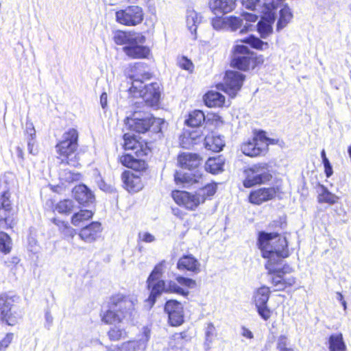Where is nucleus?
I'll use <instances>...</instances> for the list:
<instances>
[{
    "mask_svg": "<svg viewBox=\"0 0 351 351\" xmlns=\"http://www.w3.org/2000/svg\"><path fill=\"white\" fill-rule=\"evenodd\" d=\"M287 218L285 215L279 216L270 221L267 228L271 232L260 231L257 234L256 246L263 258L271 259L277 257L280 259L288 258L291 253L287 232Z\"/></svg>",
    "mask_w": 351,
    "mask_h": 351,
    "instance_id": "obj_1",
    "label": "nucleus"
},
{
    "mask_svg": "<svg viewBox=\"0 0 351 351\" xmlns=\"http://www.w3.org/2000/svg\"><path fill=\"white\" fill-rule=\"evenodd\" d=\"M165 261H161L157 263L146 280L147 289L149 291L148 298L145 300L149 308L155 304L157 298L162 293H176L183 296H187L189 291L183 287L193 288L196 285L194 280L182 276H178L175 280H165L161 279L164 274Z\"/></svg>",
    "mask_w": 351,
    "mask_h": 351,
    "instance_id": "obj_2",
    "label": "nucleus"
},
{
    "mask_svg": "<svg viewBox=\"0 0 351 351\" xmlns=\"http://www.w3.org/2000/svg\"><path fill=\"white\" fill-rule=\"evenodd\" d=\"M122 149L133 153H124L118 161L125 167L140 174L145 173L149 168L146 158L152 154V143L134 134L125 133L122 136Z\"/></svg>",
    "mask_w": 351,
    "mask_h": 351,
    "instance_id": "obj_3",
    "label": "nucleus"
},
{
    "mask_svg": "<svg viewBox=\"0 0 351 351\" xmlns=\"http://www.w3.org/2000/svg\"><path fill=\"white\" fill-rule=\"evenodd\" d=\"M136 300L121 292L110 295L106 302V308L100 313L101 321L106 325H115L131 319L135 311Z\"/></svg>",
    "mask_w": 351,
    "mask_h": 351,
    "instance_id": "obj_4",
    "label": "nucleus"
},
{
    "mask_svg": "<svg viewBox=\"0 0 351 351\" xmlns=\"http://www.w3.org/2000/svg\"><path fill=\"white\" fill-rule=\"evenodd\" d=\"M80 133L77 128L65 130L55 145L60 165L77 168L81 167L79 153Z\"/></svg>",
    "mask_w": 351,
    "mask_h": 351,
    "instance_id": "obj_5",
    "label": "nucleus"
},
{
    "mask_svg": "<svg viewBox=\"0 0 351 351\" xmlns=\"http://www.w3.org/2000/svg\"><path fill=\"white\" fill-rule=\"evenodd\" d=\"M178 166L183 169L195 171L191 174L176 171L174 181L177 184L193 185L204 181L202 172L203 158L196 153L182 152L177 156Z\"/></svg>",
    "mask_w": 351,
    "mask_h": 351,
    "instance_id": "obj_6",
    "label": "nucleus"
},
{
    "mask_svg": "<svg viewBox=\"0 0 351 351\" xmlns=\"http://www.w3.org/2000/svg\"><path fill=\"white\" fill-rule=\"evenodd\" d=\"M152 77L149 72H143L130 76L132 80L129 88V93L134 97H141L144 102L150 106L158 105L161 96L162 86L158 82H152L143 86V80H150Z\"/></svg>",
    "mask_w": 351,
    "mask_h": 351,
    "instance_id": "obj_7",
    "label": "nucleus"
},
{
    "mask_svg": "<svg viewBox=\"0 0 351 351\" xmlns=\"http://www.w3.org/2000/svg\"><path fill=\"white\" fill-rule=\"evenodd\" d=\"M265 59L243 45H234L230 51V66L239 71L247 72L262 66Z\"/></svg>",
    "mask_w": 351,
    "mask_h": 351,
    "instance_id": "obj_8",
    "label": "nucleus"
},
{
    "mask_svg": "<svg viewBox=\"0 0 351 351\" xmlns=\"http://www.w3.org/2000/svg\"><path fill=\"white\" fill-rule=\"evenodd\" d=\"M279 140L267 136L263 130H254L251 138L241 144L240 149L243 154L250 158H258L265 156L269 152V146L278 145Z\"/></svg>",
    "mask_w": 351,
    "mask_h": 351,
    "instance_id": "obj_9",
    "label": "nucleus"
},
{
    "mask_svg": "<svg viewBox=\"0 0 351 351\" xmlns=\"http://www.w3.org/2000/svg\"><path fill=\"white\" fill-rule=\"evenodd\" d=\"M261 11V19L258 22L257 31L262 38H265L273 32L272 25L276 16L275 10L285 0H265Z\"/></svg>",
    "mask_w": 351,
    "mask_h": 351,
    "instance_id": "obj_10",
    "label": "nucleus"
},
{
    "mask_svg": "<svg viewBox=\"0 0 351 351\" xmlns=\"http://www.w3.org/2000/svg\"><path fill=\"white\" fill-rule=\"evenodd\" d=\"M269 165L266 162H258L243 169V186L252 188L269 181L271 176L267 172Z\"/></svg>",
    "mask_w": 351,
    "mask_h": 351,
    "instance_id": "obj_11",
    "label": "nucleus"
},
{
    "mask_svg": "<svg viewBox=\"0 0 351 351\" xmlns=\"http://www.w3.org/2000/svg\"><path fill=\"white\" fill-rule=\"evenodd\" d=\"M245 80V75L239 71L226 70L223 80L216 84L215 88L223 91L230 98H234L241 90Z\"/></svg>",
    "mask_w": 351,
    "mask_h": 351,
    "instance_id": "obj_12",
    "label": "nucleus"
},
{
    "mask_svg": "<svg viewBox=\"0 0 351 351\" xmlns=\"http://www.w3.org/2000/svg\"><path fill=\"white\" fill-rule=\"evenodd\" d=\"M125 123L129 124V129L137 134H159L162 132V122L153 116L130 119L127 117Z\"/></svg>",
    "mask_w": 351,
    "mask_h": 351,
    "instance_id": "obj_13",
    "label": "nucleus"
},
{
    "mask_svg": "<svg viewBox=\"0 0 351 351\" xmlns=\"http://www.w3.org/2000/svg\"><path fill=\"white\" fill-rule=\"evenodd\" d=\"M145 12L142 7L130 5L115 12V21L126 27H135L143 23Z\"/></svg>",
    "mask_w": 351,
    "mask_h": 351,
    "instance_id": "obj_14",
    "label": "nucleus"
},
{
    "mask_svg": "<svg viewBox=\"0 0 351 351\" xmlns=\"http://www.w3.org/2000/svg\"><path fill=\"white\" fill-rule=\"evenodd\" d=\"M283 195L284 191L280 185L263 186L252 190L247 196V200L253 205L260 206L275 199H281Z\"/></svg>",
    "mask_w": 351,
    "mask_h": 351,
    "instance_id": "obj_15",
    "label": "nucleus"
},
{
    "mask_svg": "<svg viewBox=\"0 0 351 351\" xmlns=\"http://www.w3.org/2000/svg\"><path fill=\"white\" fill-rule=\"evenodd\" d=\"M17 299L15 295L7 293L0 294V320L9 326L16 325L19 319L14 311Z\"/></svg>",
    "mask_w": 351,
    "mask_h": 351,
    "instance_id": "obj_16",
    "label": "nucleus"
},
{
    "mask_svg": "<svg viewBox=\"0 0 351 351\" xmlns=\"http://www.w3.org/2000/svg\"><path fill=\"white\" fill-rule=\"evenodd\" d=\"M270 288L263 285L256 289L253 295V303L260 317L264 321H268L273 315V310L268 306L270 297Z\"/></svg>",
    "mask_w": 351,
    "mask_h": 351,
    "instance_id": "obj_17",
    "label": "nucleus"
},
{
    "mask_svg": "<svg viewBox=\"0 0 351 351\" xmlns=\"http://www.w3.org/2000/svg\"><path fill=\"white\" fill-rule=\"evenodd\" d=\"M164 311L167 315V323L173 327H178L184 322V312L182 303L171 299L164 304Z\"/></svg>",
    "mask_w": 351,
    "mask_h": 351,
    "instance_id": "obj_18",
    "label": "nucleus"
},
{
    "mask_svg": "<svg viewBox=\"0 0 351 351\" xmlns=\"http://www.w3.org/2000/svg\"><path fill=\"white\" fill-rule=\"evenodd\" d=\"M270 263L265 264V269L267 270V274L271 275V284L276 287L275 291H285L288 288L292 287L295 283V279L293 277H285V272L282 268L274 269L271 267Z\"/></svg>",
    "mask_w": 351,
    "mask_h": 351,
    "instance_id": "obj_19",
    "label": "nucleus"
},
{
    "mask_svg": "<svg viewBox=\"0 0 351 351\" xmlns=\"http://www.w3.org/2000/svg\"><path fill=\"white\" fill-rule=\"evenodd\" d=\"M171 196L178 206L187 210H195L199 206L197 193L175 189L171 191Z\"/></svg>",
    "mask_w": 351,
    "mask_h": 351,
    "instance_id": "obj_20",
    "label": "nucleus"
},
{
    "mask_svg": "<svg viewBox=\"0 0 351 351\" xmlns=\"http://www.w3.org/2000/svg\"><path fill=\"white\" fill-rule=\"evenodd\" d=\"M138 38L140 43H144L146 38L140 33L134 31L118 29L114 32L113 41L117 45L125 46L134 43Z\"/></svg>",
    "mask_w": 351,
    "mask_h": 351,
    "instance_id": "obj_21",
    "label": "nucleus"
},
{
    "mask_svg": "<svg viewBox=\"0 0 351 351\" xmlns=\"http://www.w3.org/2000/svg\"><path fill=\"white\" fill-rule=\"evenodd\" d=\"M143 174L135 175L129 170L123 171L121 176L123 188L130 193H137L142 190L144 184L141 176Z\"/></svg>",
    "mask_w": 351,
    "mask_h": 351,
    "instance_id": "obj_22",
    "label": "nucleus"
},
{
    "mask_svg": "<svg viewBox=\"0 0 351 351\" xmlns=\"http://www.w3.org/2000/svg\"><path fill=\"white\" fill-rule=\"evenodd\" d=\"M176 268L181 271L198 274L201 271V263L193 254H183L179 258Z\"/></svg>",
    "mask_w": 351,
    "mask_h": 351,
    "instance_id": "obj_23",
    "label": "nucleus"
},
{
    "mask_svg": "<svg viewBox=\"0 0 351 351\" xmlns=\"http://www.w3.org/2000/svg\"><path fill=\"white\" fill-rule=\"evenodd\" d=\"M138 38L134 43L123 47V51L130 59H147L149 58L151 50L149 47L138 45Z\"/></svg>",
    "mask_w": 351,
    "mask_h": 351,
    "instance_id": "obj_24",
    "label": "nucleus"
},
{
    "mask_svg": "<svg viewBox=\"0 0 351 351\" xmlns=\"http://www.w3.org/2000/svg\"><path fill=\"white\" fill-rule=\"evenodd\" d=\"M101 231V224L99 222L93 221L81 228L79 236L84 241L91 243L100 237Z\"/></svg>",
    "mask_w": 351,
    "mask_h": 351,
    "instance_id": "obj_25",
    "label": "nucleus"
},
{
    "mask_svg": "<svg viewBox=\"0 0 351 351\" xmlns=\"http://www.w3.org/2000/svg\"><path fill=\"white\" fill-rule=\"evenodd\" d=\"M18 208L0 210V228L13 231L18 223Z\"/></svg>",
    "mask_w": 351,
    "mask_h": 351,
    "instance_id": "obj_26",
    "label": "nucleus"
},
{
    "mask_svg": "<svg viewBox=\"0 0 351 351\" xmlns=\"http://www.w3.org/2000/svg\"><path fill=\"white\" fill-rule=\"evenodd\" d=\"M203 138V133L198 130H186L180 136L179 143L180 147L184 149H191L194 145L199 144Z\"/></svg>",
    "mask_w": 351,
    "mask_h": 351,
    "instance_id": "obj_27",
    "label": "nucleus"
},
{
    "mask_svg": "<svg viewBox=\"0 0 351 351\" xmlns=\"http://www.w3.org/2000/svg\"><path fill=\"white\" fill-rule=\"evenodd\" d=\"M203 101L208 108H222L225 106L226 97L217 91L208 90L203 95Z\"/></svg>",
    "mask_w": 351,
    "mask_h": 351,
    "instance_id": "obj_28",
    "label": "nucleus"
},
{
    "mask_svg": "<svg viewBox=\"0 0 351 351\" xmlns=\"http://www.w3.org/2000/svg\"><path fill=\"white\" fill-rule=\"evenodd\" d=\"M235 5V0H210L209 2V7L215 13L230 12L234 10Z\"/></svg>",
    "mask_w": 351,
    "mask_h": 351,
    "instance_id": "obj_29",
    "label": "nucleus"
},
{
    "mask_svg": "<svg viewBox=\"0 0 351 351\" xmlns=\"http://www.w3.org/2000/svg\"><path fill=\"white\" fill-rule=\"evenodd\" d=\"M225 160L221 155L208 158L204 165L205 170L213 175L219 174L223 171Z\"/></svg>",
    "mask_w": 351,
    "mask_h": 351,
    "instance_id": "obj_30",
    "label": "nucleus"
},
{
    "mask_svg": "<svg viewBox=\"0 0 351 351\" xmlns=\"http://www.w3.org/2000/svg\"><path fill=\"white\" fill-rule=\"evenodd\" d=\"M51 210L53 213H58L62 215H69L74 208V204L71 199H64L58 202L51 201Z\"/></svg>",
    "mask_w": 351,
    "mask_h": 351,
    "instance_id": "obj_31",
    "label": "nucleus"
},
{
    "mask_svg": "<svg viewBox=\"0 0 351 351\" xmlns=\"http://www.w3.org/2000/svg\"><path fill=\"white\" fill-rule=\"evenodd\" d=\"M217 191V183L211 182L199 188L197 197L199 202V205L204 204L206 200H210L215 195Z\"/></svg>",
    "mask_w": 351,
    "mask_h": 351,
    "instance_id": "obj_32",
    "label": "nucleus"
},
{
    "mask_svg": "<svg viewBox=\"0 0 351 351\" xmlns=\"http://www.w3.org/2000/svg\"><path fill=\"white\" fill-rule=\"evenodd\" d=\"M327 343L329 351H347V346L341 332L331 334L328 338Z\"/></svg>",
    "mask_w": 351,
    "mask_h": 351,
    "instance_id": "obj_33",
    "label": "nucleus"
},
{
    "mask_svg": "<svg viewBox=\"0 0 351 351\" xmlns=\"http://www.w3.org/2000/svg\"><path fill=\"white\" fill-rule=\"evenodd\" d=\"M321 192L317 195V199L319 204H327L333 205L337 204L339 197L330 192L324 184H319Z\"/></svg>",
    "mask_w": 351,
    "mask_h": 351,
    "instance_id": "obj_34",
    "label": "nucleus"
},
{
    "mask_svg": "<svg viewBox=\"0 0 351 351\" xmlns=\"http://www.w3.org/2000/svg\"><path fill=\"white\" fill-rule=\"evenodd\" d=\"M75 198L80 204L84 205L93 202L94 195L86 185L81 184L75 189Z\"/></svg>",
    "mask_w": 351,
    "mask_h": 351,
    "instance_id": "obj_35",
    "label": "nucleus"
},
{
    "mask_svg": "<svg viewBox=\"0 0 351 351\" xmlns=\"http://www.w3.org/2000/svg\"><path fill=\"white\" fill-rule=\"evenodd\" d=\"M205 121V115L202 110H194L189 113L185 124L191 128H198Z\"/></svg>",
    "mask_w": 351,
    "mask_h": 351,
    "instance_id": "obj_36",
    "label": "nucleus"
},
{
    "mask_svg": "<svg viewBox=\"0 0 351 351\" xmlns=\"http://www.w3.org/2000/svg\"><path fill=\"white\" fill-rule=\"evenodd\" d=\"M206 149L213 152H219L225 146L224 141L219 136H207L204 138Z\"/></svg>",
    "mask_w": 351,
    "mask_h": 351,
    "instance_id": "obj_37",
    "label": "nucleus"
},
{
    "mask_svg": "<svg viewBox=\"0 0 351 351\" xmlns=\"http://www.w3.org/2000/svg\"><path fill=\"white\" fill-rule=\"evenodd\" d=\"M237 42L245 43L249 45L252 49L257 50H263L269 47L267 42L263 41L261 38L255 36L254 35H249L242 39L239 40Z\"/></svg>",
    "mask_w": 351,
    "mask_h": 351,
    "instance_id": "obj_38",
    "label": "nucleus"
},
{
    "mask_svg": "<svg viewBox=\"0 0 351 351\" xmlns=\"http://www.w3.org/2000/svg\"><path fill=\"white\" fill-rule=\"evenodd\" d=\"M93 215V213L91 210L82 209L72 215L71 222L73 226H78L91 219Z\"/></svg>",
    "mask_w": 351,
    "mask_h": 351,
    "instance_id": "obj_39",
    "label": "nucleus"
},
{
    "mask_svg": "<svg viewBox=\"0 0 351 351\" xmlns=\"http://www.w3.org/2000/svg\"><path fill=\"white\" fill-rule=\"evenodd\" d=\"M12 239L11 237L4 231L0 230V252L8 254L12 249Z\"/></svg>",
    "mask_w": 351,
    "mask_h": 351,
    "instance_id": "obj_40",
    "label": "nucleus"
},
{
    "mask_svg": "<svg viewBox=\"0 0 351 351\" xmlns=\"http://www.w3.org/2000/svg\"><path fill=\"white\" fill-rule=\"evenodd\" d=\"M292 13L287 6H284L280 11V16L277 23V29L285 27L291 20Z\"/></svg>",
    "mask_w": 351,
    "mask_h": 351,
    "instance_id": "obj_41",
    "label": "nucleus"
},
{
    "mask_svg": "<svg viewBox=\"0 0 351 351\" xmlns=\"http://www.w3.org/2000/svg\"><path fill=\"white\" fill-rule=\"evenodd\" d=\"M15 208L11 199V193L9 189L0 193V210ZM16 208H17L16 207Z\"/></svg>",
    "mask_w": 351,
    "mask_h": 351,
    "instance_id": "obj_42",
    "label": "nucleus"
},
{
    "mask_svg": "<svg viewBox=\"0 0 351 351\" xmlns=\"http://www.w3.org/2000/svg\"><path fill=\"white\" fill-rule=\"evenodd\" d=\"M51 221L58 227V230L61 232L67 233L73 230L68 221L62 220L60 218L53 217L51 219Z\"/></svg>",
    "mask_w": 351,
    "mask_h": 351,
    "instance_id": "obj_43",
    "label": "nucleus"
},
{
    "mask_svg": "<svg viewBox=\"0 0 351 351\" xmlns=\"http://www.w3.org/2000/svg\"><path fill=\"white\" fill-rule=\"evenodd\" d=\"M109 339L112 341H117L123 339L125 335L124 330L119 328L113 327L110 328L107 332Z\"/></svg>",
    "mask_w": 351,
    "mask_h": 351,
    "instance_id": "obj_44",
    "label": "nucleus"
},
{
    "mask_svg": "<svg viewBox=\"0 0 351 351\" xmlns=\"http://www.w3.org/2000/svg\"><path fill=\"white\" fill-rule=\"evenodd\" d=\"M241 17L243 19V21H246V23L243 24V29L241 30V33L246 32L250 29L251 25L249 23L256 22L258 19L256 14L249 12L242 13Z\"/></svg>",
    "mask_w": 351,
    "mask_h": 351,
    "instance_id": "obj_45",
    "label": "nucleus"
},
{
    "mask_svg": "<svg viewBox=\"0 0 351 351\" xmlns=\"http://www.w3.org/2000/svg\"><path fill=\"white\" fill-rule=\"evenodd\" d=\"M226 25L231 29L232 31H236L241 27L242 25H243V19H241V17L235 16H227Z\"/></svg>",
    "mask_w": 351,
    "mask_h": 351,
    "instance_id": "obj_46",
    "label": "nucleus"
},
{
    "mask_svg": "<svg viewBox=\"0 0 351 351\" xmlns=\"http://www.w3.org/2000/svg\"><path fill=\"white\" fill-rule=\"evenodd\" d=\"M177 64L180 69L186 70L191 73H193L194 70L193 63L186 56H180L178 58Z\"/></svg>",
    "mask_w": 351,
    "mask_h": 351,
    "instance_id": "obj_47",
    "label": "nucleus"
},
{
    "mask_svg": "<svg viewBox=\"0 0 351 351\" xmlns=\"http://www.w3.org/2000/svg\"><path fill=\"white\" fill-rule=\"evenodd\" d=\"M278 351H295L293 348L288 347V338L285 335L278 337L276 343Z\"/></svg>",
    "mask_w": 351,
    "mask_h": 351,
    "instance_id": "obj_48",
    "label": "nucleus"
},
{
    "mask_svg": "<svg viewBox=\"0 0 351 351\" xmlns=\"http://www.w3.org/2000/svg\"><path fill=\"white\" fill-rule=\"evenodd\" d=\"M191 338L192 336L189 332V329L176 332L172 335V339L177 341H182L183 342H187L190 341Z\"/></svg>",
    "mask_w": 351,
    "mask_h": 351,
    "instance_id": "obj_49",
    "label": "nucleus"
},
{
    "mask_svg": "<svg viewBox=\"0 0 351 351\" xmlns=\"http://www.w3.org/2000/svg\"><path fill=\"white\" fill-rule=\"evenodd\" d=\"M242 4L246 8L255 10L262 5L261 0H241Z\"/></svg>",
    "mask_w": 351,
    "mask_h": 351,
    "instance_id": "obj_50",
    "label": "nucleus"
},
{
    "mask_svg": "<svg viewBox=\"0 0 351 351\" xmlns=\"http://www.w3.org/2000/svg\"><path fill=\"white\" fill-rule=\"evenodd\" d=\"M208 122L214 125L215 127H218L223 124L222 117L217 113L210 114L208 118Z\"/></svg>",
    "mask_w": 351,
    "mask_h": 351,
    "instance_id": "obj_51",
    "label": "nucleus"
},
{
    "mask_svg": "<svg viewBox=\"0 0 351 351\" xmlns=\"http://www.w3.org/2000/svg\"><path fill=\"white\" fill-rule=\"evenodd\" d=\"M212 25L214 29L219 30L223 28L226 25V17H215L212 20Z\"/></svg>",
    "mask_w": 351,
    "mask_h": 351,
    "instance_id": "obj_52",
    "label": "nucleus"
},
{
    "mask_svg": "<svg viewBox=\"0 0 351 351\" xmlns=\"http://www.w3.org/2000/svg\"><path fill=\"white\" fill-rule=\"evenodd\" d=\"M13 333L9 332L0 341V351L5 350L11 343L13 339Z\"/></svg>",
    "mask_w": 351,
    "mask_h": 351,
    "instance_id": "obj_53",
    "label": "nucleus"
},
{
    "mask_svg": "<svg viewBox=\"0 0 351 351\" xmlns=\"http://www.w3.org/2000/svg\"><path fill=\"white\" fill-rule=\"evenodd\" d=\"M154 239V236L149 232H140L138 234V241L141 242L152 243Z\"/></svg>",
    "mask_w": 351,
    "mask_h": 351,
    "instance_id": "obj_54",
    "label": "nucleus"
},
{
    "mask_svg": "<svg viewBox=\"0 0 351 351\" xmlns=\"http://www.w3.org/2000/svg\"><path fill=\"white\" fill-rule=\"evenodd\" d=\"M20 263V258L17 256H12L5 261L4 264L8 268L12 269Z\"/></svg>",
    "mask_w": 351,
    "mask_h": 351,
    "instance_id": "obj_55",
    "label": "nucleus"
},
{
    "mask_svg": "<svg viewBox=\"0 0 351 351\" xmlns=\"http://www.w3.org/2000/svg\"><path fill=\"white\" fill-rule=\"evenodd\" d=\"M215 328L213 324L210 323L207 325L206 330V341L210 342L213 339V337L215 335Z\"/></svg>",
    "mask_w": 351,
    "mask_h": 351,
    "instance_id": "obj_56",
    "label": "nucleus"
},
{
    "mask_svg": "<svg viewBox=\"0 0 351 351\" xmlns=\"http://www.w3.org/2000/svg\"><path fill=\"white\" fill-rule=\"evenodd\" d=\"M324 167V173L326 178H330L333 174L332 167L330 162V161H326L323 162Z\"/></svg>",
    "mask_w": 351,
    "mask_h": 351,
    "instance_id": "obj_57",
    "label": "nucleus"
},
{
    "mask_svg": "<svg viewBox=\"0 0 351 351\" xmlns=\"http://www.w3.org/2000/svg\"><path fill=\"white\" fill-rule=\"evenodd\" d=\"M100 104L102 108H106L108 104V95L106 92H103L100 95Z\"/></svg>",
    "mask_w": 351,
    "mask_h": 351,
    "instance_id": "obj_58",
    "label": "nucleus"
},
{
    "mask_svg": "<svg viewBox=\"0 0 351 351\" xmlns=\"http://www.w3.org/2000/svg\"><path fill=\"white\" fill-rule=\"evenodd\" d=\"M50 189L54 193L61 194L65 191V187L62 185L57 184L51 186Z\"/></svg>",
    "mask_w": 351,
    "mask_h": 351,
    "instance_id": "obj_59",
    "label": "nucleus"
},
{
    "mask_svg": "<svg viewBox=\"0 0 351 351\" xmlns=\"http://www.w3.org/2000/svg\"><path fill=\"white\" fill-rule=\"evenodd\" d=\"M242 335L244 337L249 339H251L254 337V335L252 332V331L245 327L242 328Z\"/></svg>",
    "mask_w": 351,
    "mask_h": 351,
    "instance_id": "obj_60",
    "label": "nucleus"
},
{
    "mask_svg": "<svg viewBox=\"0 0 351 351\" xmlns=\"http://www.w3.org/2000/svg\"><path fill=\"white\" fill-rule=\"evenodd\" d=\"M173 214L180 219H183L184 213L180 209L176 208L172 209Z\"/></svg>",
    "mask_w": 351,
    "mask_h": 351,
    "instance_id": "obj_61",
    "label": "nucleus"
},
{
    "mask_svg": "<svg viewBox=\"0 0 351 351\" xmlns=\"http://www.w3.org/2000/svg\"><path fill=\"white\" fill-rule=\"evenodd\" d=\"M133 343V341H126L121 344V347L128 351H132L134 349V347L132 346Z\"/></svg>",
    "mask_w": 351,
    "mask_h": 351,
    "instance_id": "obj_62",
    "label": "nucleus"
},
{
    "mask_svg": "<svg viewBox=\"0 0 351 351\" xmlns=\"http://www.w3.org/2000/svg\"><path fill=\"white\" fill-rule=\"evenodd\" d=\"M337 295L338 300L341 302V304L343 306V309L346 310L347 308L346 302L344 300L343 295L341 294V293L337 292Z\"/></svg>",
    "mask_w": 351,
    "mask_h": 351,
    "instance_id": "obj_63",
    "label": "nucleus"
},
{
    "mask_svg": "<svg viewBox=\"0 0 351 351\" xmlns=\"http://www.w3.org/2000/svg\"><path fill=\"white\" fill-rule=\"evenodd\" d=\"M16 156L19 158H20L21 160H24V152L22 149V148H21L20 147H17L16 148Z\"/></svg>",
    "mask_w": 351,
    "mask_h": 351,
    "instance_id": "obj_64",
    "label": "nucleus"
}]
</instances>
